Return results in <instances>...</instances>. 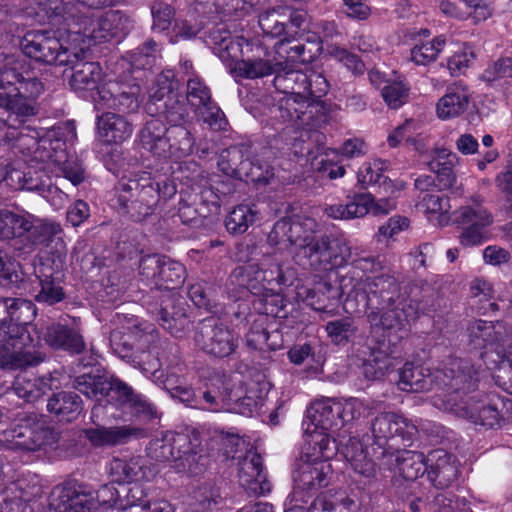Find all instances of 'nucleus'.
Returning a JSON list of instances; mask_svg holds the SVG:
<instances>
[{"label": "nucleus", "instance_id": "obj_42", "mask_svg": "<svg viewBox=\"0 0 512 512\" xmlns=\"http://www.w3.org/2000/svg\"><path fill=\"white\" fill-rule=\"evenodd\" d=\"M47 409L55 414L59 421L72 422L81 414L83 402L77 393L62 391L48 400Z\"/></svg>", "mask_w": 512, "mask_h": 512}, {"label": "nucleus", "instance_id": "obj_27", "mask_svg": "<svg viewBox=\"0 0 512 512\" xmlns=\"http://www.w3.org/2000/svg\"><path fill=\"white\" fill-rule=\"evenodd\" d=\"M165 109L162 111L166 115V119L173 123L167 128L168 143L171 145V155L168 158H182L189 155L194 146V139L190 134V131L179 125L178 122L184 118L182 106L176 103V106L168 108L167 104H164Z\"/></svg>", "mask_w": 512, "mask_h": 512}, {"label": "nucleus", "instance_id": "obj_20", "mask_svg": "<svg viewBox=\"0 0 512 512\" xmlns=\"http://www.w3.org/2000/svg\"><path fill=\"white\" fill-rule=\"evenodd\" d=\"M75 33L95 42L107 41L123 34L127 28V18L118 11H108L101 15H87L77 18Z\"/></svg>", "mask_w": 512, "mask_h": 512}, {"label": "nucleus", "instance_id": "obj_16", "mask_svg": "<svg viewBox=\"0 0 512 512\" xmlns=\"http://www.w3.org/2000/svg\"><path fill=\"white\" fill-rule=\"evenodd\" d=\"M63 229L60 223L51 219L35 217L33 227L24 245H18L17 250L22 254H31L36 250L56 254L61 260L66 254V245L63 240Z\"/></svg>", "mask_w": 512, "mask_h": 512}, {"label": "nucleus", "instance_id": "obj_15", "mask_svg": "<svg viewBox=\"0 0 512 512\" xmlns=\"http://www.w3.org/2000/svg\"><path fill=\"white\" fill-rule=\"evenodd\" d=\"M194 341L200 350L216 358L231 356L239 345L238 336L228 326L212 317L199 323Z\"/></svg>", "mask_w": 512, "mask_h": 512}, {"label": "nucleus", "instance_id": "obj_41", "mask_svg": "<svg viewBox=\"0 0 512 512\" xmlns=\"http://www.w3.org/2000/svg\"><path fill=\"white\" fill-rule=\"evenodd\" d=\"M386 164L387 162L382 160L363 163L357 173V179L360 185L366 187L369 185L379 184L380 186H383L386 193L391 195L402 190L404 188L403 182L394 183L382 174L386 168Z\"/></svg>", "mask_w": 512, "mask_h": 512}, {"label": "nucleus", "instance_id": "obj_50", "mask_svg": "<svg viewBox=\"0 0 512 512\" xmlns=\"http://www.w3.org/2000/svg\"><path fill=\"white\" fill-rule=\"evenodd\" d=\"M4 302L7 308L2 311V316L6 317L7 321L23 326H33L31 322L36 316V310L31 301L4 297Z\"/></svg>", "mask_w": 512, "mask_h": 512}, {"label": "nucleus", "instance_id": "obj_19", "mask_svg": "<svg viewBox=\"0 0 512 512\" xmlns=\"http://www.w3.org/2000/svg\"><path fill=\"white\" fill-rule=\"evenodd\" d=\"M139 87L109 80L97 87L92 96L95 108L112 109L123 113L135 112L139 107Z\"/></svg>", "mask_w": 512, "mask_h": 512}, {"label": "nucleus", "instance_id": "obj_38", "mask_svg": "<svg viewBox=\"0 0 512 512\" xmlns=\"http://www.w3.org/2000/svg\"><path fill=\"white\" fill-rule=\"evenodd\" d=\"M42 493L37 477L20 478L7 488L4 502L11 509L15 506L16 512H24L25 504L40 497Z\"/></svg>", "mask_w": 512, "mask_h": 512}, {"label": "nucleus", "instance_id": "obj_3", "mask_svg": "<svg viewBox=\"0 0 512 512\" xmlns=\"http://www.w3.org/2000/svg\"><path fill=\"white\" fill-rule=\"evenodd\" d=\"M293 270H284L277 253L263 256L258 263L237 266L229 275L226 291L230 298L238 300L251 293L263 297L265 304H276L280 295L276 288L292 284Z\"/></svg>", "mask_w": 512, "mask_h": 512}, {"label": "nucleus", "instance_id": "obj_23", "mask_svg": "<svg viewBox=\"0 0 512 512\" xmlns=\"http://www.w3.org/2000/svg\"><path fill=\"white\" fill-rule=\"evenodd\" d=\"M331 474L332 467L329 462L306 455L297 463L293 473L295 489L315 493L329 484Z\"/></svg>", "mask_w": 512, "mask_h": 512}, {"label": "nucleus", "instance_id": "obj_34", "mask_svg": "<svg viewBox=\"0 0 512 512\" xmlns=\"http://www.w3.org/2000/svg\"><path fill=\"white\" fill-rule=\"evenodd\" d=\"M338 400L322 398L314 401L307 411V419L310 427L335 433L341 429V420L335 407Z\"/></svg>", "mask_w": 512, "mask_h": 512}, {"label": "nucleus", "instance_id": "obj_44", "mask_svg": "<svg viewBox=\"0 0 512 512\" xmlns=\"http://www.w3.org/2000/svg\"><path fill=\"white\" fill-rule=\"evenodd\" d=\"M189 446V436L186 434L167 433L161 439H154L150 442L148 453L156 461L164 462L171 459L176 461L177 452L181 448Z\"/></svg>", "mask_w": 512, "mask_h": 512}, {"label": "nucleus", "instance_id": "obj_62", "mask_svg": "<svg viewBox=\"0 0 512 512\" xmlns=\"http://www.w3.org/2000/svg\"><path fill=\"white\" fill-rule=\"evenodd\" d=\"M5 181L7 185L15 190L26 189L34 190L38 188V182L33 179L30 172L22 171L18 168L0 169V182Z\"/></svg>", "mask_w": 512, "mask_h": 512}, {"label": "nucleus", "instance_id": "obj_64", "mask_svg": "<svg viewBox=\"0 0 512 512\" xmlns=\"http://www.w3.org/2000/svg\"><path fill=\"white\" fill-rule=\"evenodd\" d=\"M261 406L262 398L257 394V391L249 389L243 396L239 394V391H233V400L230 408L236 410L238 413L251 416Z\"/></svg>", "mask_w": 512, "mask_h": 512}, {"label": "nucleus", "instance_id": "obj_30", "mask_svg": "<svg viewBox=\"0 0 512 512\" xmlns=\"http://www.w3.org/2000/svg\"><path fill=\"white\" fill-rule=\"evenodd\" d=\"M233 390L229 388L225 376H216L209 380L205 390L198 396L196 409L221 412L229 410L232 405Z\"/></svg>", "mask_w": 512, "mask_h": 512}, {"label": "nucleus", "instance_id": "obj_18", "mask_svg": "<svg viewBox=\"0 0 512 512\" xmlns=\"http://www.w3.org/2000/svg\"><path fill=\"white\" fill-rule=\"evenodd\" d=\"M395 208V202L391 199H380L375 202L370 193H355L347 196L345 204L337 203L327 205L324 213L335 220H350L361 218L372 212L374 215L388 214Z\"/></svg>", "mask_w": 512, "mask_h": 512}, {"label": "nucleus", "instance_id": "obj_37", "mask_svg": "<svg viewBox=\"0 0 512 512\" xmlns=\"http://www.w3.org/2000/svg\"><path fill=\"white\" fill-rule=\"evenodd\" d=\"M398 387L406 392H425L437 387L434 370L406 363L399 373Z\"/></svg>", "mask_w": 512, "mask_h": 512}, {"label": "nucleus", "instance_id": "obj_2", "mask_svg": "<svg viewBox=\"0 0 512 512\" xmlns=\"http://www.w3.org/2000/svg\"><path fill=\"white\" fill-rule=\"evenodd\" d=\"M318 224L308 216L283 217L270 233L272 246H283L300 266L330 270L344 266L351 258L348 243L328 235L317 236Z\"/></svg>", "mask_w": 512, "mask_h": 512}, {"label": "nucleus", "instance_id": "obj_7", "mask_svg": "<svg viewBox=\"0 0 512 512\" xmlns=\"http://www.w3.org/2000/svg\"><path fill=\"white\" fill-rule=\"evenodd\" d=\"M41 338L35 326H23L7 321L0 322V368L16 370L35 366L44 360V355L35 350Z\"/></svg>", "mask_w": 512, "mask_h": 512}, {"label": "nucleus", "instance_id": "obj_48", "mask_svg": "<svg viewBox=\"0 0 512 512\" xmlns=\"http://www.w3.org/2000/svg\"><path fill=\"white\" fill-rule=\"evenodd\" d=\"M206 463L207 458L201 453V449H198V445L189 438V446H185L177 452L174 468L178 472L198 475L205 470Z\"/></svg>", "mask_w": 512, "mask_h": 512}, {"label": "nucleus", "instance_id": "obj_5", "mask_svg": "<svg viewBox=\"0 0 512 512\" xmlns=\"http://www.w3.org/2000/svg\"><path fill=\"white\" fill-rule=\"evenodd\" d=\"M369 310L367 317L372 325L395 332L407 331V318L401 307L400 286L390 275L367 277L362 283Z\"/></svg>", "mask_w": 512, "mask_h": 512}, {"label": "nucleus", "instance_id": "obj_10", "mask_svg": "<svg viewBox=\"0 0 512 512\" xmlns=\"http://www.w3.org/2000/svg\"><path fill=\"white\" fill-rule=\"evenodd\" d=\"M53 429L43 416L30 413L1 433L0 442L7 449L37 451L54 443Z\"/></svg>", "mask_w": 512, "mask_h": 512}, {"label": "nucleus", "instance_id": "obj_22", "mask_svg": "<svg viewBox=\"0 0 512 512\" xmlns=\"http://www.w3.org/2000/svg\"><path fill=\"white\" fill-rule=\"evenodd\" d=\"M469 342L476 349L494 348L500 355L512 343L509 330L502 322L475 320L467 328Z\"/></svg>", "mask_w": 512, "mask_h": 512}, {"label": "nucleus", "instance_id": "obj_59", "mask_svg": "<svg viewBox=\"0 0 512 512\" xmlns=\"http://www.w3.org/2000/svg\"><path fill=\"white\" fill-rule=\"evenodd\" d=\"M35 217L33 214L23 212L15 213L9 210L10 239H15V247L24 245L33 227Z\"/></svg>", "mask_w": 512, "mask_h": 512}, {"label": "nucleus", "instance_id": "obj_63", "mask_svg": "<svg viewBox=\"0 0 512 512\" xmlns=\"http://www.w3.org/2000/svg\"><path fill=\"white\" fill-rule=\"evenodd\" d=\"M381 95L391 109H398L407 102L409 87L401 81H390L382 87Z\"/></svg>", "mask_w": 512, "mask_h": 512}, {"label": "nucleus", "instance_id": "obj_26", "mask_svg": "<svg viewBox=\"0 0 512 512\" xmlns=\"http://www.w3.org/2000/svg\"><path fill=\"white\" fill-rule=\"evenodd\" d=\"M239 458L238 477L240 485L253 494H264L270 491L266 480L262 457L253 449L246 451Z\"/></svg>", "mask_w": 512, "mask_h": 512}, {"label": "nucleus", "instance_id": "obj_1", "mask_svg": "<svg viewBox=\"0 0 512 512\" xmlns=\"http://www.w3.org/2000/svg\"><path fill=\"white\" fill-rule=\"evenodd\" d=\"M12 64L8 61L7 65ZM19 63L0 69V121L14 131L22 129L8 140H14V147L31 161L59 166L63 176L73 185L84 180V169L77 160H68L60 141L48 138L38 139V134L23 133L24 124L35 117L40 109L38 99L44 92L43 83L28 71L19 72Z\"/></svg>", "mask_w": 512, "mask_h": 512}, {"label": "nucleus", "instance_id": "obj_60", "mask_svg": "<svg viewBox=\"0 0 512 512\" xmlns=\"http://www.w3.org/2000/svg\"><path fill=\"white\" fill-rule=\"evenodd\" d=\"M244 165L245 167L239 170L240 180L265 185L268 184L270 179L274 176L273 168L259 160L246 158Z\"/></svg>", "mask_w": 512, "mask_h": 512}, {"label": "nucleus", "instance_id": "obj_6", "mask_svg": "<svg viewBox=\"0 0 512 512\" xmlns=\"http://www.w3.org/2000/svg\"><path fill=\"white\" fill-rule=\"evenodd\" d=\"M487 370L483 364L470 359L449 357L439 367L434 369L435 383L439 389L447 388L446 392L433 397L435 407L445 411V400L452 397L456 403L467 399L473 393L479 392V387Z\"/></svg>", "mask_w": 512, "mask_h": 512}, {"label": "nucleus", "instance_id": "obj_61", "mask_svg": "<svg viewBox=\"0 0 512 512\" xmlns=\"http://www.w3.org/2000/svg\"><path fill=\"white\" fill-rule=\"evenodd\" d=\"M392 366V359L384 351L374 350L363 363V374L369 380L379 379Z\"/></svg>", "mask_w": 512, "mask_h": 512}, {"label": "nucleus", "instance_id": "obj_9", "mask_svg": "<svg viewBox=\"0 0 512 512\" xmlns=\"http://www.w3.org/2000/svg\"><path fill=\"white\" fill-rule=\"evenodd\" d=\"M509 400L495 391L473 393L460 403L454 398L445 400V411L488 429L500 427L504 420V410Z\"/></svg>", "mask_w": 512, "mask_h": 512}, {"label": "nucleus", "instance_id": "obj_52", "mask_svg": "<svg viewBox=\"0 0 512 512\" xmlns=\"http://www.w3.org/2000/svg\"><path fill=\"white\" fill-rule=\"evenodd\" d=\"M493 219L478 201L461 206L454 212V222L462 226H490Z\"/></svg>", "mask_w": 512, "mask_h": 512}, {"label": "nucleus", "instance_id": "obj_39", "mask_svg": "<svg viewBox=\"0 0 512 512\" xmlns=\"http://www.w3.org/2000/svg\"><path fill=\"white\" fill-rule=\"evenodd\" d=\"M44 340L51 347L62 348L72 353H81L85 348L79 331L61 324L47 327Z\"/></svg>", "mask_w": 512, "mask_h": 512}, {"label": "nucleus", "instance_id": "obj_28", "mask_svg": "<svg viewBox=\"0 0 512 512\" xmlns=\"http://www.w3.org/2000/svg\"><path fill=\"white\" fill-rule=\"evenodd\" d=\"M427 463L428 479L436 489L448 488L458 477V460L442 449L429 452Z\"/></svg>", "mask_w": 512, "mask_h": 512}, {"label": "nucleus", "instance_id": "obj_45", "mask_svg": "<svg viewBox=\"0 0 512 512\" xmlns=\"http://www.w3.org/2000/svg\"><path fill=\"white\" fill-rule=\"evenodd\" d=\"M396 468L406 480H415L427 472V456L422 452L411 450H394Z\"/></svg>", "mask_w": 512, "mask_h": 512}, {"label": "nucleus", "instance_id": "obj_35", "mask_svg": "<svg viewBox=\"0 0 512 512\" xmlns=\"http://www.w3.org/2000/svg\"><path fill=\"white\" fill-rule=\"evenodd\" d=\"M142 147L155 156L168 158L171 155V145L168 143L167 127L159 119H151L139 134Z\"/></svg>", "mask_w": 512, "mask_h": 512}, {"label": "nucleus", "instance_id": "obj_14", "mask_svg": "<svg viewBox=\"0 0 512 512\" xmlns=\"http://www.w3.org/2000/svg\"><path fill=\"white\" fill-rule=\"evenodd\" d=\"M343 453L355 473L354 481L357 488L368 493L378 490L381 473L371 445L367 446L356 438H350Z\"/></svg>", "mask_w": 512, "mask_h": 512}, {"label": "nucleus", "instance_id": "obj_11", "mask_svg": "<svg viewBox=\"0 0 512 512\" xmlns=\"http://www.w3.org/2000/svg\"><path fill=\"white\" fill-rule=\"evenodd\" d=\"M325 107L322 101L309 99L302 91L285 94L279 100L276 112L284 130L315 129L326 122Z\"/></svg>", "mask_w": 512, "mask_h": 512}, {"label": "nucleus", "instance_id": "obj_17", "mask_svg": "<svg viewBox=\"0 0 512 512\" xmlns=\"http://www.w3.org/2000/svg\"><path fill=\"white\" fill-rule=\"evenodd\" d=\"M22 48L26 56L37 62L48 65L72 63L69 50L49 31L27 33L23 38Z\"/></svg>", "mask_w": 512, "mask_h": 512}, {"label": "nucleus", "instance_id": "obj_54", "mask_svg": "<svg viewBox=\"0 0 512 512\" xmlns=\"http://www.w3.org/2000/svg\"><path fill=\"white\" fill-rule=\"evenodd\" d=\"M258 212L251 206L241 204L234 207L225 219V226L232 234H242L247 231L257 219Z\"/></svg>", "mask_w": 512, "mask_h": 512}, {"label": "nucleus", "instance_id": "obj_29", "mask_svg": "<svg viewBox=\"0 0 512 512\" xmlns=\"http://www.w3.org/2000/svg\"><path fill=\"white\" fill-rule=\"evenodd\" d=\"M284 70V62L268 50H263V57L258 55L252 59L236 61L231 67L235 76L256 79L275 75Z\"/></svg>", "mask_w": 512, "mask_h": 512}, {"label": "nucleus", "instance_id": "obj_57", "mask_svg": "<svg viewBox=\"0 0 512 512\" xmlns=\"http://www.w3.org/2000/svg\"><path fill=\"white\" fill-rule=\"evenodd\" d=\"M445 44L446 39L443 36L415 44L411 49V60L417 65H427L437 59Z\"/></svg>", "mask_w": 512, "mask_h": 512}, {"label": "nucleus", "instance_id": "obj_31", "mask_svg": "<svg viewBox=\"0 0 512 512\" xmlns=\"http://www.w3.org/2000/svg\"><path fill=\"white\" fill-rule=\"evenodd\" d=\"M110 473L118 482H148L154 479L157 470L144 458L137 456L130 459H113L110 464Z\"/></svg>", "mask_w": 512, "mask_h": 512}, {"label": "nucleus", "instance_id": "obj_58", "mask_svg": "<svg viewBox=\"0 0 512 512\" xmlns=\"http://www.w3.org/2000/svg\"><path fill=\"white\" fill-rule=\"evenodd\" d=\"M308 81V75L299 70H287V64L284 62V70L275 74L274 86L284 94H290L293 91L304 92L305 83Z\"/></svg>", "mask_w": 512, "mask_h": 512}, {"label": "nucleus", "instance_id": "obj_8", "mask_svg": "<svg viewBox=\"0 0 512 512\" xmlns=\"http://www.w3.org/2000/svg\"><path fill=\"white\" fill-rule=\"evenodd\" d=\"M185 276L186 271L181 263L163 256L157 289H165L166 292L161 297L157 319L174 336H181L190 324L184 302L174 292L184 283Z\"/></svg>", "mask_w": 512, "mask_h": 512}, {"label": "nucleus", "instance_id": "obj_36", "mask_svg": "<svg viewBox=\"0 0 512 512\" xmlns=\"http://www.w3.org/2000/svg\"><path fill=\"white\" fill-rule=\"evenodd\" d=\"M72 74L69 80L71 88L76 92L90 91L97 89L98 82L102 76V69L96 62H82L78 60L77 54L71 53Z\"/></svg>", "mask_w": 512, "mask_h": 512}, {"label": "nucleus", "instance_id": "obj_47", "mask_svg": "<svg viewBox=\"0 0 512 512\" xmlns=\"http://www.w3.org/2000/svg\"><path fill=\"white\" fill-rule=\"evenodd\" d=\"M146 493L140 485H134L127 492L128 505L119 512H174L167 501L150 502L145 500Z\"/></svg>", "mask_w": 512, "mask_h": 512}, {"label": "nucleus", "instance_id": "obj_32", "mask_svg": "<svg viewBox=\"0 0 512 512\" xmlns=\"http://www.w3.org/2000/svg\"><path fill=\"white\" fill-rule=\"evenodd\" d=\"M96 129L98 137L108 144L123 143L133 133V125L124 116L112 112L97 116Z\"/></svg>", "mask_w": 512, "mask_h": 512}, {"label": "nucleus", "instance_id": "obj_4", "mask_svg": "<svg viewBox=\"0 0 512 512\" xmlns=\"http://www.w3.org/2000/svg\"><path fill=\"white\" fill-rule=\"evenodd\" d=\"M119 191V205L130 219L141 222L170 200L177 193V187L168 177L143 171L122 179Z\"/></svg>", "mask_w": 512, "mask_h": 512}, {"label": "nucleus", "instance_id": "obj_12", "mask_svg": "<svg viewBox=\"0 0 512 512\" xmlns=\"http://www.w3.org/2000/svg\"><path fill=\"white\" fill-rule=\"evenodd\" d=\"M374 442L371 449L376 458L392 457L394 450L390 440L400 438L404 445L410 443L418 433V427L406 418L392 412L376 416L371 423Z\"/></svg>", "mask_w": 512, "mask_h": 512}, {"label": "nucleus", "instance_id": "obj_53", "mask_svg": "<svg viewBox=\"0 0 512 512\" xmlns=\"http://www.w3.org/2000/svg\"><path fill=\"white\" fill-rule=\"evenodd\" d=\"M375 409V402L364 401L359 398H348L343 401L338 400V406L335 407L341 420V428L354 420L370 415V411Z\"/></svg>", "mask_w": 512, "mask_h": 512}, {"label": "nucleus", "instance_id": "obj_55", "mask_svg": "<svg viewBox=\"0 0 512 512\" xmlns=\"http://www.w3.org/2000/svg\"><path fill=\"white\" fill-rule=\"evenodd\" d=\"M246 149L241 146H231L223 150L218 159L219 170L231 178H240V169L244 168Z\"/></svg>", "mask_w": 512, "mask_h": 512}, {"label": "nucleus", "instance_id": "obj_43", "mask_svg": "<svg viewBox=\"0 0 512 512\" xmlns=\"http://www.w3.org/2000/svg\"><path fill=\"white\" fill-rule=\"evenodd\" d=\"M417 206L436 225L446 226L451 221L450 198L442 193L424 194Z\"/></svg>", "mask_w": 512, "mask_h": 512}, {"label": "nucleus", "instance_id": "obj_49", "mask_svg": "<svg viewBox=\"0 0 512 512\" xmlns=\"http://www.w3.org/2000/svg\"><path fill=\"white\" fill-rule=\"evenodd\" d=\"M286 8L278 7L272 11H267L260 15L259 25L264 34L271 37L284 36L276 47L281 49L285 43L291 42L292 33L286 31L285 23L279 19V16L286 15Z\"/></svg>", "mask_w": 512, "mask_h": 512}, {"label": "nucleus", "instance_id": "obj_25", "mask_svg": "<svg viewBox=\"0 0 512 512\" xmlns=\"http://www.w3.org/2000/svg\"><path fill=\"white\" fill-rule=\"evenodd\" d=\"M84 437L96 448L113 447L128 443L133 438L146 435L145 429L132 425L100 426L83 430Z\"/></svg>", "mask_w": 512, "mask_h": 512}, {"label": "nucleus", "instance_id": "obj_40", "mask_svg": "<svg viewBox=\"0 0 512 512\" xmlns=\"http://www.w3.org/2000/svg\"><path fill=\"white\" fill-rule=\"evenodd\" d=\"M52 377L36 375L28 372L20 373L13 382V389L19 398L34 402L52 389Z\"/></svg>", "mask_w": 512, "mask_h": 512}, {"label": "nucleus", "instance_id": "obj_24", "mask_svg": "<svg viewBox=\"0 0 512 512\" xmlns=\"http://www.w3.org/2000/svg\"><path fill=\"white\" fill-rule=\"evenodd\" d=\"M50 508L54 512H91L95 509V497L83 485H60L51 493Z\"/></svg>", "mask_w": 512, "mask_h": 512}, {"label": "nucleus", "instance_id": "obj_51", "mask_svg": "<svg viewBox=\"0 0 512 512\" xmlns=\"http://www.w3.org/2000/svg\"><path fill=\"white\" fill-rule=\"evenodd\" d=\"M427 505L432 512H471L466 498L451 491L432 493L428 496Z\"/></svg>", "mask_w": 512, "mask_h": 512}, {"label": "nucleus", "instance_id": "obj_56", "mask_svg": "<svg viewBox=\"0 0 512 512\" xmlns=\"http://www.w3.org/2000/svg\"><path fill=\"white\" fill-rule=\"evenodd\" d=\"M306 432L310 433V443L313 445L315 451L312 456L328 462L337 451V444L333 437L334 433L311 428L310 425L307 426Z\"/></svg>", "mask_w": 512, "mask_h": 512}, {"label": "nucleus", "instance_id": "obj_21", "mask_svg": "<svg viewBox=\"0 0 512 512\" xmlns=\"http://www.w3.org/2000/svg\"><path fill=\"white\" fill-rule=\"evenodd\" d=\"M187 100L204 123L215 130L224 128L226 125L224 113L212 101L209 87L198 76L187 80Z\"/></svg>", "mask_w": 512, "mask_h": 512}, {"label": "nucleus", "instance_id": "obj_13", "mask_svg": "<svg viewBox=\"0 0 512 512\" xmlns=\"http://www.w3.org/2000/svg\"><path fill=\"white\" fill-rule=\"evenodd\" d=\"M75 387L88 398L107 402L128 409L137 394L133 389L117 378L85 374L76 379Z\"/></svg>", "mask_w": 512, "mask_h": 512}, {"label": "nucleus", "instance_id": "obj_33", "mask_svg": "<svg viewBox=\"0 0 512 512\" xmlns=\"http://www.w3.org/2000/svg\"><path fill=\"white\" fill-rule=\"evenodd\" d=\"M469 102L468 87L461 82L453 83L436 103V115L441 120L457 118L466 112Z\"/></svg>", "mask_w": 512, "mask_h": 512}, {"label": "nucleus", "instance_id": "obj_46", "mask_svg": "<svg viewBox=\"0 0 512 512\" xmlns=\"http://www.w3.org/2000/svg\"><path fill=\"white\" fill-rule=\"evenodd\" d=\"M36 277L39 280L40 290L35 296L39 303L54 305L64 299V291L57 277L54 276L51 267L41 265L36 269Z\"/></svg>", "mask_w": 512, "mask_h": 512}]
</instances>
